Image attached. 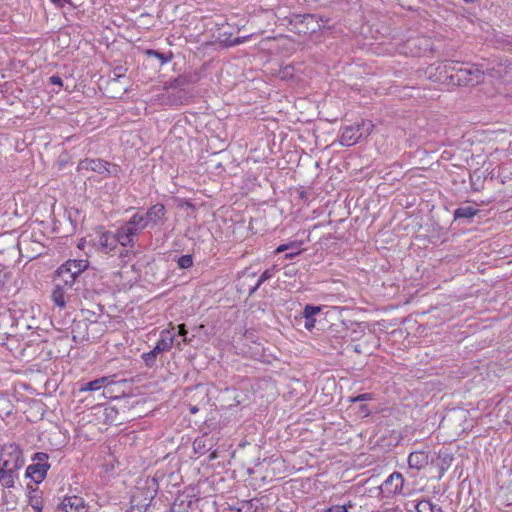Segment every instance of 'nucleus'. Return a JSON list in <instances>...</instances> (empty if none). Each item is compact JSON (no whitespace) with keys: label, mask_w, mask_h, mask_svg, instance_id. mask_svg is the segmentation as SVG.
I'll list each match as a JSON object with an SVG mask.
<instances>
[{"label":"nucleus","mask_w":512,"mask_h":512,"mask_svg":"<svg viewBox=\"0 0 512 512\" xmlns=\"http://www.w3.org/2000/svg\"><path fill=\"white\" fill-rule=\"evenodd\" d=\"M165 207L162 204H155L147 211H138L135 213L137 218H141L144 229L158 225L165 217Z\"/></svg>","instance_id":"nucleus-8"},{"label":"nucleus","mask_w":512,"mask_h":512,"mask_svg":"<svg viewBox=\"0 0 512 512\" xmlns=\"http://www.w3.org/2000/svg\"><path fill=\"white\" fill-rule=\"evenodd\" d=\"M175 341L174 327L161 331L160 338L156 344H158L164 351H169Z\"/></svg>","instance_id":"nucleus-16"},{"label":"nucleus","mask_w":512,"mask_h":512,"mask_svg":"<svg viewBox=\"0 0 512 512\" xmlns=\"http://www.w3.org/2000/svg\"><path fill=\"white\" fill-rule=\"evenodd\" d=\"M5 274L0 270V285L4 283Z\"/></svg>","instance_id":"nucleus-35"},{"label":"nucleus","mask_w":512,"mask_h":512,"mask_svg":"<svg viewBox=\"0 0 512 512\" xmlns=\"http://www.w3.org/2000/svg\"><path fill=\"white\" fill-rule=\"evenodd\" d=\"M478 210L474 208L473 206L467 205V206H461L457 208L454 212V216L456 219L459 218H465V219H471L477 214Z\"/></svg>","instance_id":"nucleus-20"},{"label":"nucleus","mask_w":512,"mask_h":512,"mask_svg":"<svg viewBox=\"0 0 512 512\" xmlns=\"http://www.w3.org/2000/svg\"><path fill=\"white\" fill-rule=\"evenodd\" d=\"M200 442H201L200 440H195V442H194V448H196L197 446H199V445H200Z\"/></svg>","instance_id":"nucleus-38"},{"label":"nucleus","mask_w":512,"mask_h":512,"mask_svg":"<svg viewBox=\"0 0 512 512\" xmlns=\"http://www.w3.org/2000/svg\"><path fill=\"white\" fill-rule=\"evenodd\" d=\"M373 125L370 121H362L358 124L345 126L341 130L340 144L342 146L355 145L364 134L371 133Z\"/></svg>","instance_id":"nucleus-4"},{"label":"nucleus","mask_w":512,"mask_h":512,"mask_svg":"<svg viewBox=\"0 0 512 512\" xmlns=\"http://www.w3.org/2000/svg\"><path fill=\"white\" fill-rule=\"evenodd\" d=\"M439 76L437 80L445 82L449 80L453 84L457 85H475L481 81L484 72L487 71L492 77H501L503 67L502 64H498L497 68L492 67L484 70L483 65L479 66L476 64H459L454 61H445L436 68Z\"/></svg>","instance_id":"nucleus-1"},{"label":"nucleus","mask_w":512,"mask_h":512,"mask_svg":"<svg viewBox=\"0 0 512 512\" xmlns=\"http://www.w3.org/2000/svg\"><path fill=\"white\" fill-rule=\"evenodd\" d=\"M118 243V233L106 231L100 235L97 246L102 253L109 254L116 249Z\"/></svg>","instance_id":"nucleus-10"},{"label":"nucleus","mask_w":512,"mask_h":512,"mask_svg":"<svg viewBox=\"0 0 512 512\" xmlns=\"http://www.w3.org/2000/svg\"><path fill=\"white\" fill-rule=\"evenodd\" d=\"M152 353H154L155 356L158 354L165 352L158 344L155 345V347L151 350Z\"/></svg>","instance_id":"nucleus-33"},{"label":"nucleus","mask_w":512,"mask_h":512,"mask_svg":"<svg viewBox=\"0 0 512 512\" xmlns=\"http://www.w3.org/2000/svg\"><path fill=\"white\" fill-rule=\"evenodd\" d=\"M23 452L16 443H7L0 447V484L12 488L24 466Z\"/></svg>","instance_id":"nucleus-2"},{"label":"nucleus","mask_w":512,"mask_h":512,"mask_svg":"<svg viewBox=\"0 0 512 512\" xmlns=\"http://www.w3.org/2000/svg\"><path fill=\"white\" fill-rule=\"evenodd\" d=\"M295 251L294 252H289L285 255V258L286 259H292L294 258L296 255H298L300 253V249H299V245L297 244V248H294Z\"/></svg>","instance_id":"nucleus-32"},{"label":"nucleus","mask_w":512,"mask_h":512,"mask_svg":"<svg viewBox=\"0 0 512 512\" xmlns=\"http://www.w3.org/2000/svg\"><path fill=\"white\" fill-rule=\"evenodd\" d=\"M113 383H114V381L112 380L111 377L103 376V377H100L95 380H92V381L82 384L79 387V391L80 392L98 391V390L105 388Z\"/></svg>","instance_id":"nucleus-14"},{"label":"nucleus","mask_w":512,"mask_h":512,"mask_svg":"<svg viewBox=\"0 0 512 512\" xmlns=\"http://www.w3.org/2000/svg\"><path fill=\"white\" fill-rule=\"evenodd\" d=\"M141 218L134 214L128 221L122 224L118 229L119 244L123 247H133L138 235L144 230Z\"/></svg>","instance_id":"nucleus-3"},{"label":"nucleus","mask_w":512,"mask_h":512,"mask_svg":"<svg viewBox=\"0 0 512 512\" xmlns=\"http://www.w3.org/2000/svg\"><path fill=\"white\" fill-rule=\"evenodd\" d=\"M120 70H121V69L119 68V69H116V70L114 71V75H115L116 77H121V76H122V74L120 73Z\"/></svg>","instance_id":"nucleus-37"},{"label":"nucleus","mask_w":512,"mask_h":512,"mask_svg":"<svg viewBox=\"0 0 512 512\" xmlns=\"http://www.w3.org/2000/svg\"><path fill=\"white\" fill-rule=\"evenodd\" d=\"M254 507L249 501L237 502L230 508V512H253Z\"/></svg>","instance_id":"nucleus-22"},{"label":"nucleus","mask_w":512,"mask_h":512,"mask_svg":"<svg viewBox=\"0 0 512 512\" xmlns=\"http://www.w3.org/2000/svg\"><path fill=\"white\" fill-rule=\"evenodd\" d=\"M361 410L365 414V416H368L370 414V410L367 408L366 405L361 406Z\"/></svg>","instance_id":"nucleus-34"},{"label":"nucleus","mask_w":512,"mask_h":512,"mask_svg":"<svg viewBox=\"0 0 512 512\" xmlns=\"http://www.w3.org/2000/svg\"><path fill=\"white\" fill-rule=\"evenodd\" d=\"M292 248H297V243L296 242H291V243H288V244H281L279 245L276 249H275V253L278 254V253H282L286 250H289V249H292Z\"/></svg>","instance_id":"nucleus-27"},{"label":"nucleus","mask_w":512,"mask_h":512,"mask_svg":"<svg viewBox=\"0 0 512 512\" xmlns=\"http://www.w3.org/2000/svg\"><path fill=\"white\" fill-rule=\"evenodd\" d=\"M403 483L402 474L394 472L382 483L381 489L387 494H398L402 491Z\"/></svg>","instance_id":"nucleus-11"},{"label":"nucleus","mask_w":512,"mask_h":512,"mask_svg":"<svg viewBox=\"0 0 512 512\" xmlns=\"http://www.w3.org/2000/svg\"><path fill=\"white\" fill-rule=\"evenodd\" d=\"M429 462V454L426 451H414L408 456V465L412 469L421 470Z\"/></svg>","instance_id":"nucleus-13"},{"label":"nucleus","mask_w":512,"mask_h":512,"mask_svg":"<svg viewBox=\"0 0 512 512\" xmlns=\"http://www.w3.org/2000/svg\"><path fill=\"white\" fill-rule=\"evenodd\" d=\"M146 54L148 56L157 58L161 62V64L169 63L172 60V54H163L152 49L147 50Z\"/></svg>","instance_id":"nucleus-23"},{"label":"nucleus","mask_w":512,"mask_h":512,"mask_svg":"<svg viewBox=\"0 0 512 512\" xmlns=\"http://www.w3.org/2000/svg\"><path fill=\"white\" fill-rule=\"evenodd\" d=\"M178 333L180 336L183 337V341L186 342V334H187V330L185 329V325L184 324H181L178 326Z\"/></svg>","instance_id":"nucleus-30"},{"label":"nucleus","mask_w":512,"mask_h":512,"mask_svg":"<svg viewBox=\"0 0 512 512\" xmlns=\"http://www.w3.org/2000/svg\"><path fill=\"white\" fill-rule=\"evenodd\" d=\"M51 299L58 308H65L67 296L64 287L57 285L52 291Z\"/></svg>","instance_id":"nucleus-17"},{"label":"nucleus","mask_w":512,"mask_h":512,"mask_svg":"<svg viewBox=\"0 0 512 512\" xmlns=\"http://www.w3.org/2000/svg\"><path fill=\"white\" fill-rule=\"evenodd\" d=\"M351 507L352 504L349 501L348 504L331 506L325 512H349L348 509Z\"/></svg>","instance_id":"nucleus-26"},{"label":"nucleus","mask_w":512,"mask_h":512,"mask_svg":"<svg viewBox=\"0 0 512 512\" xmlns=\"http://www.w3.org/2000/svg\"><path fill=\"white\" fill-rule=\"evenodd\" d=\"M417 512H437L441 508L433 504L430 500H421L416 505Z\"/></svg>","instance_id":"nucleus-21"},{"label":"nucleus","mask_w":512,"mask_h":512,"mask_svg":"<svg viewBox=\"0 0 512 512\" xmlns=\"http://www.w3.org/2000/svg\"><path fill=\"white\" fill-rule=\"evenodd\" d=\"M157 356L151 351L142 354V359L147 367H152L156 362Z\"/></svg>","instance_id":"nucleus-25"},{"label":"nucleus","mask_w":512,"mask_h":512,"mask_svg":"<svg viewBox=\"0 0 512 512\" xmlns=\"http://www.w3.org/2000/svg\"><path fill=\"white\" fill-rule=\"evenodd\" d=\"M373 399V396L371 393H363V394H360L356 397H352L350 398V401L351 402H360V401H369V400H372Z\"/></svg>","instance_id":"nucleus-28"},{"label":"nucleus","mask_w":512,"mask_h":512,"mask_svg":"<svg viewBox=\"0 0 512 512\" xmlns=\"http://www.w3.org/2000/svg\"><path fill=\"white\" fill-rule=\"evenodd\" d=\"M57 7H63L65 4H69L71 0H49Z\"/></svg>","instance_id":"nucleus-31"},{"label":"nucleus","mask_w":512,"mask_h":512,"mask_svg":"<svg viewBox=\"0 0 512 512\" xmlns=\"http://www.w3.org/2000/svg\"><path fill=\"white\" fill-rule=\"evenodd\" d=\"M177 264L181 269H188L193 265V257L189 254L179 257Z\"/></svg>","instance_id":"nucleus-24"},{"label":"nucleus","mask_w":512,"mask_h":512,"mask_svg":"<svg viewBox=\"0 0 512 512\" xmlns=\"http://www.w3.org/2000/svg\"><path fill=\"white\" fill-rule=\"evenodd\" d=\"M59 512H87L88 506L82 497H65L58 506Z\"/></svg>","instance_id":"nucleus-9"},{"label":"nucleus","mask_w":512,"mask_h":512,"mask_svg":"<svg viewBox=\"0 0 512 512\" xmlns=\"http://www.w3.org/2000/svg\"><path fill=\"white\" fill-rule=\"evenodd\" d=\"M28 503L35 512H43L42 493L38 489H32L28 494Z\"/></svg>","instance_id":"nucleus-18"},{"label":"nucleus","mask_w":512,"mask_h":512,"mask_svg":"<svg viewBox=\"0 0 512 512\" xmlns=\"http://www.w3.org/2000/svg\"><path fill=\"white\" fill-rule=\"evenodd\" d=\"M278 271L279 269L277 265H273L270 268L266 269L259 277L255 286L251 288L250 294L254 293L265 281L271 279Z\"/></svg>","instance_id":"nucleus-19"},{"label":"nucleus","mask_w":512,"mask_h":512,"mask_svg":"<svg viewBox=\"0 0 512 512\" xmlns=\"http://www.w3.org/2000/svg\"><path fill=\"white\" fill-rule=\"evenodd\" d=\"M79 167L99 174H112V171L110 170L111 165L107 161L101 159H85L80 162Z\"/></svg>","instance_id":"nucleus-12"},{"label":"nucleus","mask_w":512,"mask_h":512,"mask_svg":"<svg viewBox=\"0 0 512 512\" xmlns=\"http://www.w3.org/2000/svg\"><path fill=\"white\" fill-rule=\"evenodd\" d=\"M88 267V261L84 259L79 260H68L66 263L61 265L58 270V276L62 278L65 285L71 286L76 277L82 273Z\"/></svg>","instance_id":"nucleus-6"},{"label":"nucleus","mask_w":512,"mask_h":512,"mask_svg":"<svg viewBox=\"0 0 512 512\" xmlns=\"http://www.w3.org/2000/svg\"><path fill=\"white\" fill-rule=\"evenodd\" d=\"M196 411H197V408H195V407L191 409L192 413H195Z\"/></svg>","instance_id":"nucleus-39"},{"label":"nucleus","mask_w":512,"mask_h":512,"mask_svg":"<svg viewBox=\"0 0 512 512\" xmlns=\"http://www.w3.org/2000/svg\"><path fill=\"white\" fill-rule=\"evenodd\" d=\"M127 512H142L140 508L131 507Z\"/></svg>","instance_id":"nucleus-36"},{"label":"nucleus","mask_w":512,"mask_h":512,"mask_svg":"<svg viewBox=\"0 0 512 512\" xmlns=\"http://www.w3.org/2000/svg\"><path fill=\"white\" fill-rule=\"evenodd\" d=\"M403 49L405 53H410L412 56L420 57L433 50V42L429 37L418 36L408 39L405 42Z\"/></svg>","instance_id":"nucleus-7"},{"label":"nucleus","mask_w":512,"mask_h":512,"mask_svg":"<svg viewBox=\"0 0 512 512\" xmlns=\"http://www.w3.org/2000/svg\"><path fill=\"white\" fill-rule=\"evenodd\" d=\"M509 68H510V70L512 71V66H511V67H509Z\"/></svg>","instance_id":"nucleus-40"},{"label":"nucleus","mask_w":512,"mask_h":512,"mask_svg":"<svg viewBox=\"0 0 512 512\" xmlns=\"http://www.w3.org/2000/svg\"><path fill=\"white\" fill-rule=\"evenodd\" d=\"M49 80H50V83L53 85H58V86L63 85V81L58 75H52Z\"/></svg>","instance_id":"nucleus-29"},{"label":"nucleus","mask_w":512,"mask_h":512,"mask_svg":"<svg viewBox=\"0 0 512 512\" xmlns=\"http://www.w3.org/2000/svg\"><path fill=\"white\" fill-rule=\"evenodd\" d=\"M321 307L314 305H306L303 309L302 315L304 318V327L308 331H312L316 324V316L320 313Z\"/></svg>","instance_id":"nucleus-15"},{"label":"nucleus","mask_w":512,"mask_h":512,"mask_svg":"<svg viewBox=\"0 0 512 512\" xmlns=\"http://www.w3.org/2000/svg\"><path fill=\"white\" fill-rule=\"evenodd\" d=\"M49 456L44 452H37L33 455L32 461L26 469V477L30 478L36 484L41 483L50 468V464L48 463Z\"/></svg>","instance_id":"nucleus-5"}]
</instances>
